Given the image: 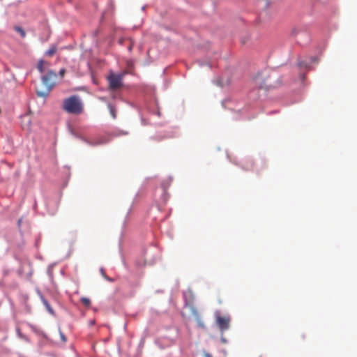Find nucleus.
Returning <instances> with one entry per match:
<instances>
[{
	"instance_id": "nucleus-1",
	"label": "nucleus",
	"mask_w": 357,
	"mask_h": 357,
	"mask_svg": "<svg viewBox=\"0 0 357 357\" xmlns=\"http://www.w3.org/2000/svg\"><path fill=\"white\" fill-rule=\"evenodd\" d=\"M57 75L52 70H49L47 74L41 78L45 89H36V93L38 97L46 98L55 85Z\"/></svg>"
},
{
	"instance_id": "nucleus-2",
	"label": "nucleus",
	"mask_w": 357,
	"mask_h": 357,
	"mask_svg": "<svg viewBox=\"0 0 357 357\" xmlns=\"http://www.w3.org/2000/svg\"><path fill=\"white\" fill-rule=\"evenodd\" d=\"M63 108L70 114H79L82 112L83 107L79 98L73 96L63 101Z\"/></svg>"
},
{
	"instance_id": "nucleus-3",
	"label": "nucleus",
	"mask_w": 357,
	"mask_h": 357,
	"mask_svg": "<svg viewBox=\"0 0 357 357\" xmlns=\"http://www.w3.org/2000/svg\"><path fill=\"white\" fill-rule=\"evenodd\" d=\"M123 77V74H114L111 73L107 76L109 89L114 91L121 88L122 86Z\"/></svg>"
},
{
	"instance_id": "nucleus-4",
	"label": "nucleus",
	"mask_w": 357,
	"mask_h": 357,
	"mask_svg": "<svg viewBox=\"0 0 357 357\" xmlns=\"http://www.w3.org/2000/svg\"><path fill=\"white\" fill-rule=\"evenodd\" d=\"M230 321L231 319L228 316L216 317V324L221 333H224L225 331L229 329L230 326Z\"/></svg>"
},
{
	"instance_id": "nucleus-5",
	"label": "nucleus",
	"mask_w": 357,
	"mask_h": 357,
	"mask_svg": "<svg viewBox=\"0 0 357 357\" xmlns=\"http://www.w3.org/2000/svg\"><path fill=\"white\" fill-rule=\"evenodd\" d=\"M49 63L43 60H40L37 65V68L40 73L45 72L46 66H47Z\"/></svg>"
},
{
	"instance_id": "nucleus-6",
	"label": "nucleus",
	"mask_w": 357,
	"mask_h": 357,
	"mask_svg": "<svg viewBox=\"0 0 357 357\" xmlns=\"http://www.w3.org/2000/svg\"><path fill=\"white\" fill-rule=\"evenodd\" d=\"M84 141L91 146L102 144L107 143L108 142V140L104 139L103 137L99 139L96 142H90L88 139H84Z\"/></svg>"
},
{
	"instance_id": "nucleus-7",
	"label": "nucleus",
	"mask_w": 357,
	"mask_h": 357,
	"mask_svg": "<svg viewBox=\"0 0 357 357\" xmlns=\"http://www.w3.org/2000/svg\"><path fill=\"white\" fill-rule=\"evenodd\" d=\"M57 50V48L55 45H52L49 50H47L46 52V55L49 56H53L56 52Z\"/></svg>"
},
{
	"instance_id": "nucleus-8",
	"label": "nucleus",
	"mask_w": 357,
	"mask_h": 357,
	"mask_svg": "<svg viewBox=\"0 0 357 357\" xmlns=\"http://www.w3.org/2000/svg\"><path fill=\"white\" fill-rule=\"evenodd\" d=\"M43 303L45 306L47 310L52 314H54V310L50 306V303L47 302V300L43 298Z\"/></svg>"
},
{
	"instance_id": "nucleus-9",
	"label": "nucleus",
	"mask_w": 357,
	"mask_h": 357,
	"mask_svg": "<svg viewBox=\"0 0 357 357\" xmlns=\"http://www.w3.org/2000/svg\"><path fill=\"white\" fill-rule=\"evenodd\" d=\"M80 301L86 307H89L91 305V301L88 298L82 297L81 298Z\"/></svg>"
},
{
	"instance_id": "nucleus-10",
	"label": "nucleus",
	"mask_w": 357,
	"mask_h": 357,
	"mask_svg": "<svg viewBox=\"0 0 357 357\" xmlns=\"http://www.w3.org/2000/svg\"><path fill=\"white\" fill-rule=\"evenodd\" d=\"M14 29L19 33L22 38L26 36V32L22 27L16 26L14 27Z\"/></svg>"
},
{
	"instance_id": "nucleus-11",
	"label": "nucleus",
	"mask_w": 357,
	"mask_h": 357,
	"mask_svg": "<svg viewBox=\"0 0 357 357\" xmlns=\"http://www.w3.org/2000/svg\"><path fill=\"white\" fill-rule=\"evenodd\" d=\"M128 50L129 52H131L134 45V41L132 38H128Z\"/></svg>"
},
{
	"instance_id": "nucleus-12",
	"label": "nucleus",
	"mask_w": 357,
	"mask_h": 357,
	"mask_svg": "<svg viewBox=\"0 0 357 357\" xmlns=\"http://www.w3.org/2000/svg\"><path fill=\"white\" fill-rule=\"evenodd\" d=\"M197 321L199 327H200L202 328H206L205 324H204L203 320L199 317H197Z\"/></svg>"
},
{
	"instance_id": "nucleus-13",
	"label": "nucleus",
	"mask_w": 357,
	"mask_h": 357,
	"mask_svg": "<svg viewBox=\"0 0 357 357\" xmlns=\"http://www.w3.org/2000/svg\"><path fill=\"white\" fill-rule=\"evenodd\" d=\"M109 109L110 114L112 115L113 119H116V110L114 109V108L112 105H109Z\"/></svg>"
},
{
	"instance_id": "nucleus-14",
	"label": "nucleus",
	"mask_w": 357,
	"mask_h": 357,
	"mask_svg": "<svg viewBox=\"0 0 357 357\" xmlns=\"http://www.w3.org/2000/svg\"><path fill=\"white\" fill-rule=\"evenodd\" d=\"M126 42H128V38H121L119 40V43L121 45H124Z\"/></svg>"
},
{
	"instance_id": "nucleus-15",
	"label": "nucleus",
	"mask_w": 357,
	"mask_h": 357,
	"mask_svg": "<svg viewBox=\"0 0 357 357\" xmlns=\"http://www.w3.org/2000/svg\"><path fill=\"white\" fill-rule=\"evenodd\" d=\"M66 73V70L64 68H62L59 71V75L62 77Z\"/></svg>"
},
{
	"instance_id": "nucleus-16",
	"label": "nucleus",
	"mask_w": 357,
	"mask_h": 357,
	"mask_svg": "<svg viewBox=\"0 0 357 357\" xmlns=\"http://www.w3.org/2000/svg\"><path fill=\"white\" fill-rule=\"evenodd\" d=\"M119 134L126 135L128 134V132L127 131H121Z\"/></svg>"
},
{
	"instance_id": "nucleus-17",
	"label": "nucleus",
	"mask_w": 357,
	"mask_h": 357,
	"mask_svg": "<svg viewBox=\"0 0 357 357\" xmlns=\"http://www.w3.org/2000/svg\"><path fill=\"white\" fill-rule=\"evenodd\" d=\"M94 324H95V321H94V320H91V321H90V322H89V324H90L91 326L93 325Z\"/></svg>"
},
{
	"instance_id": "nucleus-18",
	"label": "nucleus",
	"mask_w": 357,
	"mask_h": 357,
	"mask_svg": "<svg viewBox=\"0 0 357 357\" xmlns=\"http://www.w3.org/2000/svg\"><path fill=\"white\" fill-rule=\"evenodd\" d=\"M62 340L65 342L66 340L65 336L63 335H61Z\"/></svg>"
},
{
	"instance_id": "nucleus-19",
	"label": "nucleus",
	"mask_w": 357,
	"mask_h": 357,
	"mask_svg": "<svg viewBox=\"0 0 357 357\" xmlns=\"http://www.w3.org/2000/svg\"><path fill=\"white\" fill-rule=\"evenodd\" d=\"M132 64L131 61H128V66H130Z\"/></svg>"
},
{
	"instance_id": "nucleus-20",
	"label": "nucleus",
	"mask_w": 357,
	"mask_h": 357,
	"mask_svg": "<svg viewBox=\"0 0 357 357\" xmlns=\"http://www.w3.org/2000/svg\"><path fill=\"white\" fill-rule=\"evenodd\" d=\"M18 224L20 225L21 224V220H19L18 221Z\"/></svg>"
}]
</instances>
